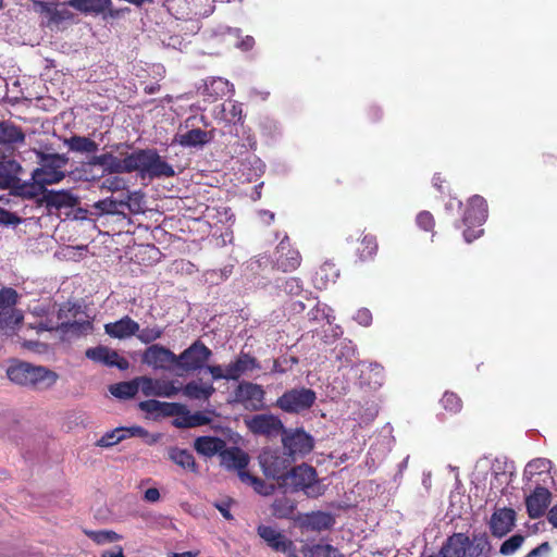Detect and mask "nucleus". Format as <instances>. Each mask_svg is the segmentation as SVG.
<instances>
[{
  "instance_id": "nucleus-1",
  "label": "nucleus",
  "mask_w": 557,
  "mask_h": 557,
  "mask_svg": "<svg viewBox=\"0 0 557 557\" xmlns=\"http://www.w3.org/2000/svg\"><path fill=\"white\" fill-rule=\"evenodd\" d=\"M35 152L39 168L33 171L32 178L36 185L57 184L65 177L64 168L69 162V158L65 154L45 153L37 150Z\"/></svg>"
},
{
  "instance_id": "nucleus-2",
  "label": "nucleus",
  "mask_w": 557,
  "mask_h": 557,
  "mask_svg": "<svg viewBox=\"0 0 557 557\" xmlns=\"http://www.w3.org/2000/svg\"><path fill=\"white\" fill-rule=\"evenodd\" d=\"M281 487L292 492L301 491L312 498L324 493V486L318 480L315 469L306 463L292 468Z\"/></svg>"
},
{
  "instance_id": "nucleus-3",
  "label": "nucleus",
  "mask_w": 557,
  "mask_h": 557,
  "mask_svg": "<svg viewBox=\"0 0 557 557\" xmlns=\"http://www.w3.org/2000/svg\"><path fill=\"white\" fill-rule=\"evenodd\" d=\"M9 380L24 386L49 387L57 382V374L44 367H34L21 362L12 364L7 370Z\"/></svg>"
},
{
  "instance_id": "nucleus-4",
  "label": "nucleus",
  "mask_w": 557,
  "mask_h": 557,
  "mask_svg": "<svg viewBox=\"0 0 557 557\" xmlns=\"http://www.w3.org/2000/svg\"><path fill=\"white\" fill-rule=\"evenodd\" d=\"M133 172H138L141 178L172 177L175 171L164 161L154 149L134 151Z\"/></svg>"
},
{
  "instance_id": "nucleus-5",
  "label": "nucleus",
  "mask_w": 557,
  "mask_h": 557,
  "mask_svg": "<svg viewBox=\"0 0 557 557\" xmlns=\"http://www.w3.org/2000/svg\"><path fill=\"white\" fill-rule=\"evenodd\" d=\"M293 461V458L285 451L276 449H264L259 456V463L264 475L276 480L280 486L287 476Z\"/></svg>"
},
{
  "instance_id": "nucleus-6",
  "label": "nucleus",
  "mask_w": 557,
  "mask_h": 557,
  "mask_svg": "<svg viewBox=\"0 0 557 557\" xmlns=\"http://www.w3.org/2000/svg\"><path fill=\"white\" fill-rule=\"evenodd\" d=\"M315 399V392L310 388H292L277 398L276 406L287 413H299L311 408Z\"/></svg>"
},
{
  "instance_id": "nucleus-7",
  "label": "nucleus",
  "mask_w": 557,
  "mask_h": 557,
  "mask_svg": "<svg viewBox=\"0 0 557 557\" xmlns=\"http://www.w3.org/2000/svg\"><path fill=\"white\" fill-rule=\"evenodd\" d=\"M212 351L201 342H194L188 348L176 356V367L185 372H194L205 368Z\"/></svg>"
},
{
  "instance_id": "nucleus-8",
  "label": "nucleus",
  "mask_w": 557,
  "mask_h": 557,
  "mask_svg": "<svg viewBox=\"0 0 557 557\" xmlns=\"http://www.w3.org/2000/svg\"><path fill=\"white\" fill-rule=\"evenodd\" d=\"M487 218V205L483 197L473 196L469 200L468 209L463 216V222L468 228L463 232L467 243H471L483 234V230L471 231L472 225H482Z\"/></svg>"
},
{
  "instance_id": "nucleus-9",
  "label": "nucleus",
  "mask_w": 557,
  "mask_h": 557,
  "mask_svg": "<svg viewBox=\"0 0 557 557\" xmlns=\"http://www.w3.org/2000/svg\"><path fill=\"white\" fill-rule=\"evenodd\" d=\"M17 293L13 288L0 289V331L13 330L23 321L22 311L15 308Z\"/></svg>"
},
{
  "instance_id": "nucleus-10",
  "label": "nucleus",
  "mask_w": 557,
  "mask_h": 557,
  "mask_svg": "<svg viewBox=\"0 0 557 557\" xmlns=\"http://www.w3.org/2000/svg\"><path fill=\"white\" fill-rule=\"evenodd\" d=\"M248 430L255 435L276 437L284 431L281 419L272 413H260L244 419Z\"/></svg>"
},
{
  "instance_id": "nucleus-11",
  "label": "nucleus",
  "mask_w": 557,
  "mask_h": 557,
  "mask_svg": "<svg viewBox=\"0 0 557 557\" xmlns=\"http://www.w3.org/2000/svg\"><path fill=\"white\" fill-rule=\"evenodd\" d=\"M257 533L274 552L283 553L288 557H298L294 542L283 531L261 524L257 528Z\"/></svg>"
},
{
  "instance_id": "nucleus-12",
  "label": "nucleus",
  "mask_w": 557,
  "mask_h": 557,
  "mask_svg": "<svg viewBox=\"0 0 557 557\" xmlns=\"http://www.w3.org/2000/svg\"><path fill=\"white\" fill-rule=\"evenodd\" d=\"M283 446L285 453L295 459L296 456H305L313 448V438L304 430L283 431Z\"/></svg>"
},
{
  "instance_id": "nucleus-13",
  "label": "nucleus",
  "mask_w": 557,
  "mask_h": 557,
  "mask_svg": "<svg viewBox=\"0 0 557 557\" xmlns=\"http://www.w3.org/2000/svg\"><path fill=\"white\" fill-rule=\"evenodd\" d=\"M264 389L251 382H242L234 392L235 401L246 409L258 411L264 408Z\"/></svg>"
},
{
  "instance_id": "nucleus-14",
  "label": "nucleus",
  "mask_w": 557,
  "mask_h": 557,
  "mask_svg": "<svg viewBox=\"0 0 557 557\" xmlns=\"http://www.w3.org/2000/svg\"><path fill=\"white\" fill-rule=\"evenodd\" d=\"M143 362L154 370H171L176 367V355L163 346L151 345L145 350Z\"/></svg>"
},
{
  "instance_id": "nucleus-15",
  "label": "nucleus",
  "mask_w": 557,
  "mask_h": 557,
  "mask_svg": "<svg viewBox=\"0 0 557 557\" xmlns=\"http://www.w3.org/2000/svg\"><path fill=\"white\" fill-rule=\"evenodd\" d=\"M233 92V85L222 77H209L198 87V94L207 102H214Z\"/></svg>"
},
{
  "instance_id": "nucleus-16",
  "label": "nucleus",
  "mask_w": 557,
  "mask_h": 557,
  "mask_svg": "<svg viewBox=\"0 0 557 557\" xmlns=\"http://www.w3.org/2000/svg\"><path fill=\"white\" fill-rule=\"evenodd\" d=\"M300 253L290 247L289 239L285 235L275 250L276 268L283 272H290L296 270L300 265Z\"/></svg>"
},
{
  "instance_id": "nucleus-17",
  "label": "nucleus",
  "mask_w": 557,
  "mask_h": 557,
  "mask_svg": "<svg viewBox=\"0 0 557 557\" xmlns=\"http://www.w3.org/2000/svg\"><path fill=\"white\" fill-rule=\"evenodd\" d=\"M140 392L146 396L156 397H173L181 392L180 387H176L173 382L164 380H153L148 376H139Z\"/></svg>"
},
{
  "instance_id": "nucleus-18",
  "label": "nucleus",
  "mask_w": 557,
  "mask_h": 557,
  "mask_svg": "<svg viewBox=\"0 0 557 557\" xmlns=\"http://www.w3.org/2000/svg\"><path fill=\"white\" fill-rule=\"evenodd\" d=\"M86 357L95 362L103 363L109 367H116L120 370H127L129 367L127 359L121 357L115 350L106 346L87 349Z\"/></svg>"
},
{
  "instance_id": "nucleus-19",
  "label": "nucleus",
  "mask_w": 557,
  "mask_h": 557,
  "mask_svg": "<svg viewBox=\"0 0 557 557\" xmlns=\"http://www.w3.org/2000/svg\"><path fill=\"white\" fill-rule=\"evenodd\" d=\"M24 140L25 134L20 126L9 121L0 122V151L11 152Z\"/></svg>"
},
{
  "instance_id": "nucleus-20",
  "label": "nucleus",
  "mask_w": 557,
  "mask_h": 557,
  "mask_svg": "<svg viewBox=\"0 0 557 557\" xmlns=\"http://www.w3.org/2000/svg\"><path fill=\"white\" fill-rule=\"evenodd\" d=\"M42 201L49 211L72 209L78 205V197L71 190H46L42 194Z\"/></svg>"
},
{
  "instance_id": "nucleus-21",
  "label": "nucleus",
  "mask_w": 557,
  "mask_h": 557,
  "mask_svg": "<svg viewBox=\"0 0 557 557\" xmlns=\"http://www.w3.org/2000/svg\"><path fill=\"white\" fill-rule=\"evenodd\" d=\"M359 384L370 389H379L385 380L384 369L377 362H360Z\"/></svg>"
},
{
  "instance_id": "nucleus-22",
  "label": "nucleus",
  "mask_w": 557,
  "mask_h": 557,
  "mask_svg": "<svg viewBox=\"0 0 557 557\" xmlns=\"http://www.w3.org/2000/svg\"><path fill=\"white\" fill-rule=\"evenodd\" d=\"M516 512L509 508L496 510L490 521V528L493 535L497 537L505 536L515 525Z\"/></svg>"
},
{
  "instance_id": "nucleus-23",
  "label": "nucleus",
  "mask_w": 557,
  "mask_h": 557,
  "mask_svg": "<svg viewBox=\"0 0 557 557\" xmlns=\"http://www.w3.org/2000/svg\"><path fill=\"white\" fill-rule=\"evenodd\" d=\"M550 493L547 488L537 486L534 492L527 497L525 505L529 516L532 519L544 515L549 505Z\"/></svg>"
},
{
  "instance_id": "nucleus-24",
  "label": "nucleus",
  "mask_w": 557,
  "mask_h": 557,
  "mask_svg": "<svg viewBox=\"0 0 557 557\" xmlns=\"http://www.w3.org/2000/svg\"><path fill=\"white\" fill-rule=\"evenodd\" d=\"M221 463L227 470H236L240 479L242 472H248L246 467L249 463V457L239 448H228L221 453Z\"/></svg>"
},
{
  "instance_id": "nucleus-25",
  "label": "nucleus",
  "mask_w": 557,
  "mask_h": 557,
  "mask_svg": "<svg viewBox=\"0 0 557 557\" xmlns=\"http://www.w3.org/2000/svg\"><path fill=\"white\" fill-rule=\"evenodd\" d=\"M104 331L111 337L122 339L136 335L139 331V324L125 315L115 322L107 323Z\"/></svg>"
},
{
  "instance_id": "nucleus-26",
  "label": "nucleus",
  "mask_w": 557,
  "mask_h": 557,
  "mask_svg": "<svg viewBox=\"0 0 557 557\" xmlns=\"http://www.w3.org/2000/svg\"><path fill=\"white\" fill-rule=\"evenodd\" d=\"M145 430L140 426L116 428L103 434L96 443L99 447H111L129 436H141Z\"/></svg>"
},
{
  "instance_id": "nucleus-27",
  "label": "nucleus",
  "mask_w": 557,
  "mask_h": 557,
  "mask_svg": "<svg viewBox=\"0 0 557 557\" xmlns=\"http://www.w3.org/2000/svg\"><path fill=\"white\" fill-rule=\"evenodd\" d=\"M40 329L44 330H58L63 335H73V336H81L88 334L92 330L91 322L87 320L82 321H72V322H61L60 324L52 326L48 325L47 323H40Z\"/></svg>"
},
{
  "instance_id": "nucleus-28",
  "label": "nucleus",
  "mask_w": 557,
  "mask_h": 557,
  "mask_svg": "<svg viewBox=\"0 0 557 557\" xmlns=\"http://www.w3.org/2000/svg\"><path fill=\"white\" fill-rule=\"evenodd\" d=\"M212 136L209 132L200 128H194L185 133L176 134L174 141L182 147H201L211 140Z\"/></svg>"
},
{
  "instance_id": "nucleus-29",
  "label": "nucleus",
  "mask_w": 557,
  "mask_h": 557,
  "mask_svg": "<svg viewBox=\"0 0 557 557\" xmlns=\"http://www.w3.org/2000/svg\"><path fill=\"white\" fill-rule=\"evenodd\" d=\"M181 391L187 398L197 400H208L215 393L211 383H203L201 380L188 382Z\"/></svg>"
},
{
  "instance_id": "nucleus-30",
  "label": "nucleus",
  "mask_w": 557,
  "mask_h": 557,
  "mask_svg": "<svg viewBox=\"0 0 557 557\" xmlns=\"http://www.w3.org/2000/svg\"><path fill=\"white\" fill-rule=\"evenodd\" d=\"M213 114L225 123L236 124L243 119V106L236 101H227L216 107Z\"/></svg>"
},
{
  "instance_id": "nucleus-31",
  "label": "nucleus",
  "mask_w": 557,
  "mask_h": 557,
  "mask_svg": "<svg viewBox=\"0 0 557 557\" xmlns=\"http://www.w3.org/2000/svg\"><path fill=\"white\" fill-rule=\"evenodd\" d=\"M492 546L485 533L474 534L470 540L467 536V557H490Z\"/></svg>"
},
{
  "instance_id": "nucleus-32",
  "label": "nucleus",
  "mask_w": 557,
  "mask_h": 557,
  "mask_svg": "<svg viewBox=\"0 0 557 557\" xmlns=\"http://www.w3.org/2000/svg\"><path fill=\"white\" fill-rule=\"evenodd\" d=\"M258 368L259 364L257 363V360L253 357L247 354H242L235 361L227 364V376L231 380L236 381L246 372L252 371Z\"/></svg>"
},
{
  "instance_id": "nucleus-33",
  "label": "nucleus",
  "mask_w": 557,
  "mask_h": 557,
  "mask_svg": "<svg viewBox=\"0 0 557 557\" xmlns=\"http://www.w3.org/2000/svg\"><path fill=\"white\" fill-rule=\"evenodd\" d=\"M134 165V152L127 154L124 159H119L112 153L107 152V159L103 171L110 174L132 173Z\"/></svg>"
},
{
  "instance_id": "nucleus-34",
  "label": "nucleus",
  "mask_w": 557,
  "mask_h": 557,
  "mask_svg": "<svg viewBox=\"0 0 557 557\" xmlns=\"http://www.w3.org/2000/svg\"><path fill=\"white\" fill-rule=\"evenodd\" d=\"M441 552L444 557H467V536L456 533L450 536Z\"/></svg>"
},
{
  "instance_id": "nucleus-35",
  "label": "nucleus",
  "mask_w": 557,
  "mask_h": 557,
  "mask_svg": "<svg viewBox=\"0 0 557 557\" xmlns=\"http://www.w3.org/2000/svg\"><path fill=\"white\" fill-rule=\"evenodd\" d=\"M64 145L74 152L95 153L98 151V144L85 136L74 135L64 139Z\"/></svg>"
},
{
  "instance_id": "nucleus-36",
  "label": "nucleus",
  "mask_w": 557,
  "mask_h": 557,
  "mask_svg": "<svg viewBox=\"0 0 557 557\" xmlns=\"http://www.w3.org/2000/svg\"><path fill=\"white\" fill-rule=\"evenodd\" d=\"M194 447L198 454L211 457L224 447V442L218 437L200 436L196 438Z\"/></svg>"
},
{
  "instance_id": "nucleus-37",
  "label": "nucleus",
  "mask_w": 557,
  "mask_h": 557,
  "mask_svg": "<svg viewBox=\"0 0 557 557\" xmlns=\"http://www.w3.org/2000/svg\"><path fill=\"white\" fill-rule=\"evenodd\" d=\"M169 458L184 470L196 472L197 465L193 454L187 449L173 447L169 450Z\"/></svg>"
},
{
  "instance_id": "nucleus-38",
  "label": "nucleus",
  "mask_w": 557,
  "mask_h": 557,
  "mask_svg": "<svg viewBox=\"0 0 557 557\" xmlns=\"http://www.w3.org/2000/svg\"><path fill=\"white\" fill-rule=\"evenodd\" d=\"M140 391L139 377L129 382H121L110 386V393L121 399L134 397Z\"/></svg>"
},
{
  "instance_id": "nucleus-39",
  "label": "nucleus",
  "mask_w": 557,
  "mask_h": 557,
  "mask_svg": "<svg viewBox=\"0 0 557 557\" xmlns=\"http://www.w3.org/2000/svg\"><path fill=\"white\" fill-rule=\"evenodd\" d=\"M301 553L304 557H344L337 548L330 544L305 545Z\"/></svg>"
},
{
  "instance_id": "nucleus-40",
  "label": "nucleus",
  "mask_w": 557,
  "mask_h": 557,
  "mask_svg": "<svg viewBox=\"0 0 557 557\" xmlns=\"http://www.w3.org/2000/svg\"><path fill=\"white\" fill-rule=\"evenodd\" d=\"M305 523L311 530L321 531L330 529L334 523V519L327 512L317 511L307 515Z\"/></svg>"
},
{
  "instance_id": "nucleus-41",
  "label": "nucleus",
  "mask_w": 557,
  "mask_h": 557,
  "mask_svg": "<svg viewBox=\"0 0 557 557\" xmlns=\"http://www.w3.org/2000/svg\"><path fill=\"white\" fill-rule=\"evenodd\" d=\"M69 3L85 13H99L110 5L111 0H71Z\"/></svg>"
},
{
  "instance_id": "nucleus-42",
  "label": "nucleus",
  "mask_w": 557,
  "mask_h": 557,
  "mask_svg": "<svg viewBox=\"0 0 557 557\" xmlns=\"http://www.w3.org/2000/svg\"><path fill=\"white\" fill-rule=\"evenodd\" d=\"M338 276L337 270L333 263L325 262L320 267L314 277V283L319 288L326 287L330 282L334 283Z\"/></svg>"
},
{
  "instance_id": "nucleus-43",
  "label": "nucleus",
  "mask_w": 557,
  "mask_h": 557,
  "mask_svg": "<svg viewBox=\"0 0 557 557\" xmlns=\"http://www.w3.org/2000/svg\"><path fill=\"white\" fill-rule=\"evenodd\" d=\"M240 481L247 485H251L260 495L268 496L274 492V485L267 484L263 480L250 474L249 472H242Z\"/></svg>"
},
{
  "instance_id": "nucleus-44",
  "label": "nucleus",
  "mask_w": 557,
  "mask_h": 557,
  "mask_svg": "<svg viewBox=\"0 0 557 557\" xmlns=\"http://www.w3.org/2000/svg\"><path fill=\"white\" fill-rule=\"evenodd\" d=\"M84 533L97 545L115 543L122 540V535L112 530H85Z\"/></svg>"
},
{
  "instance_id": "nucleus-45",
  "label": "nucleus",
  "mask_w": 557,
  "mask_h": 557,
  "mask_svg": "<svg viewBox=\"0 0 557 557\" xmlns=\"http://www.w3.org/2000/svg\"><path fill=\"white\" fill-rule=\"evenodd\" d=\"M550 468V460L546 458H536L528 462V465L524 468L523 476L527 480H532L533 476L537 474L549 472Z\"/></svg>"
},
{
  "instance_id": "nucleus-46",
  "label": "nucleus",
  "mask_w": 557,
  "mask_h": 557,
  "mask_svg": "<svg viewBox=\"0 0 557 557\" xmlns=\"http://www.w3.org/2000/svg\"><path fill=\"white\" fill-rule=\"evenodd\" d=\"M356 346L351 342H341L335 348V358L342 362V366H348L356 356Z\"/></svg>"
},
{
  "instance_id": "nucleus-47",
  "label": "nucleus",
  "mask_w": 557,
  "mask_h": 557,
  "mask_svg": "<svg viewBox=\"0 0 557 557\" xmlns=\"http://www.w3.org/2000/svg\"><path fill=\"white\" fill-rule=\"evenodd\" d=\"M272 510L276 518H289L295 510V504L289 498L281 497L274 500Z\"/></svg>"
},
{
  "instance_id": "nucleus-48",
  "label": "nucleus",
  "mask_w": 557,
  "mask_h": 557,
  "mask_svg": "<svg viewBox=\"0 0 557 557\" xmlns=\"http://www.w3.org/2000/svg\"><path fill=\"white\" fill-rule=\"evenodd\" d=\"M209 418L201 412L187 413L181 420H176V426L195 428L209 423Z\"/></svg>"
},
{
  "instance_id": "nucleus-49",
  "label": "nucleus",
  "mask_w": 557,
  "mask_h": 557,
  "mask_svg": "<svg viewBox=\"0 0 557 557\" xmlns=\"http://www.w3.org/2000/svg\"><path fill=\"white\" fill-rule=\"evenodd\" d=\"M377 250V244L373 236H364L361 242V247L358 249L360 259L367 260L372 258Z\"/></svg>"
},
{
  "instance_id": "nucleus-50",
  "label": "nucleus",
  "mask_w": 557,
  "mask_h": 557,
  "mask_svg": "<svg viewBox=\"0 0 557 557\" xmlns=\"http://www.w3.org/2000/svg\"><path fill=\"white\" fill-rule=\"evenodd\" d=\"M163 334V329L154 325L148 326L136 333L137 338L144 344H150L157 339H159Z\"/></svg>"
},
{
  "instance_id": "nucleus-51",
  "label": "nucleus",
  "mask_w": 557,
  "mask_h": 557,
  "mask_svg": "<svg viewBox=\"0 0 557 557\" xmlns=\"http://www.w3.org/2000/svg\"><path fill=\"white\" fill-rule=\"evenodd\" d=\"M309 319L312 321L326 320L327 323H332L334 317L332 315V309L325 304H317L308 313Z\"/></svg>"
},
{
  "instance_id": "nucleus-52",
  "label": "nucleus",
  "mask_w": 557,
  "mask_h": 557,
  "mask_svg": "<svg viewBox=\"0 0 557 557\" xmlns=\"http://www.w3.org/2000/svg\"><path fill=\"white\" fill-rule=\"evenodd\" d=\"M523 541L524 537L522 535L515 534L500 545L499 553L504 556H510L521 547Z\"/></svg>"
},
{
  "instance_id": "nucleus-53",
  "label": "nucleus",
  "mask_w": 557,
  "mask_h": 557,
  "mask_svg": "<svg viewBox=\"0 0 557 557\" xmlns=\"http://www.w3.org/2000/svg\"><path fill=\"white\" fill-rule=\"evenodd\" d=\"M280 287L290 296H298L302 292V283L297 277L286 278Z\"/></svg>"
},
{
  "instance_id": "nucleus-54",
  "label": "nucleus",
  "mask_w": 557,
  "mask_h": 557,
  "mask_svg": "<svg viewBox=\"0 0 557 557\" xmlns=\"http://www.w3.org/2000/svg\"><path fill=\"white\" fill-rule=\"evenodd\" d=\"M443 407L451 412H457L461 408L460 398L454 393H445L442 398Z\"/></svg>"
},
{
  "instance_id": "nucleus-55",
  "label": "nucleus",
  "mask_w": 557,
  "mask_h": 557,
  "mask_svg": "<svg viewBox=\"0 0 557 557\" xmlns=\"http://www.w3.org/2000/svg\"><path fill=\"white\" fill-rule=\"evenodd\" d=\"M71 17H72V13L70 12V10L66 7H64V5L60 7L58 4H54L49 23L59 24V23H61L65 20H69Z\"/></svg>"
},
{
  "instance_id": "nucleus-56",
  "label": "nucleus",
  "mask_w": 557,
  "mask_h": 557,
  "mask_svg": "<svg viewBox=\"0 0 557 557\" xmlns=\"http://www.w3.org/2000/svg\"><path fill=\"white\" fill-rule=\"evenodd\" d=\"M163 407H166V408H178L180 406L176 405V404L160 403V401L154 400V399H150V400H146V401L140 403V408L143 410H145V411H148V412H157V411L161 410Z\"/></svg>"
},
{
  "instance_id": "nucleus-57",
  "label": "nucleus",
  "mask_w": 557,
  "mask_h": 557,
  "mask_svg": "<svg viewBox=\"0 0 557 557\" xmlns=\"http://www.w3.org/2000/svg\"><path fill=\"white\" fill-rule=\"evenodd\" d=\"M205 369L211 374V376H212V379L214 381H218V380H227V381H230L231 380L227 376L228 375L227 366L225 368H223L220 364H213V366H207L206 364Z\"/></svg>"
},
{
  "instance_id": "nucleus-58",
  "label": "nucleus",
  "mask_w": 557,
  "mask_h": 557,
  "mask_svg": "<svg viewBox=\"0 0 557 557\" xmlns=\"http://www.w3.org/2000/svg\"><path fill=\"white\" fill-rule=\"evenodd\" d=\"M102 188H106L110 191H117L125 188V181L119 176H110L103 180Z\"/></svg>"
},
{
  "instance_id": "nucleus-59",
  "label": "nucleus",
  "mask_w": 557,
  "mask_h": 557,
  "mask_svg": "<svg viewBox=\"0 0 557 557\" xmlns=\"http://www.w3.org/2000/svg\"><path fill=\"white\" fill-rule=\"evenodd\" d=\"M417 224L424 231H430L434 226V218L429 211H422L417 215Z\"/></svg>"
},
{
  "instance_id": "nucleus-60",
  "label": "nucleus",
  "mask_w": 557,
  "mask_h": 557,
  "mask_svg": "<svg viewBox=\"0 0 557 557\" xmlns=\"http://www.w3.org/2000/svg\"><path fill=\"white\" fill-rule=\"evenodd\" d=\"M95 208L104 213H113L117 209V202L111 198H106L96 202Z\"/></svg>"
},
{
  "instance_id": "nucleus-61",
  "label": "nucleus",
  "mask_w": 557,
  "mask_h": 557,
  "mask_svg": "<svg viewBox=\"0 0 557 557\" xmlns=\"http://www.w3.org/2000/svg\"><path fill=\"white\" fill-rule=\"evenodd\" d=\"M54 4L55 3H53V2L35 1L34 8H35L36 12L45 15L49 21L51 17Z\"/></svg>"
},
{
  "instance_id": "nucleus-62",
  "label": "nucleus",
  "mask_w": 557,
  "mask_h": 557,
  "mask_svg": "<svg viewBox=\"0 0 557 557\" xmlns=\"http://www.w3.org/2000/svg\"><path fill=\"white\" fill-rule=\"evenodd\" d=\"M355 320L362 326H369L372 323V313L367 308H361L356 312Z\"/></svg>"
},
{
  "instance_id": "nucleus-63",
  "label": "nucleus",
  "mask_w": 557,
  "mask_h": 557,
  "mask_svg": "<svg viewBox=\"0 0 557 557\" xmlns=\"http://www.w3.org/2000/svg\"><path fill=\"white\" fill-rule=\"evenodd\" d=\"M18 222V219L9 211L0 208V224L10 225Z\"/></svg>"
},
{
  "instance_id": "nucleus-64",
  "label": "nucleus",
  "mask_w": 557,
  "mask_h": 557,
  "mask_svg": "<svg viewBox=\"0 0 557 557\" xmlns=\"http://www.w3.org/2000/svg\"><path fill=\"white\" fill-rule=\"evenodd\" d=\"M144 499L148 503H157L160 499V492L156 487H150L145 491Z\"/></svg>"
}]
</instances>
